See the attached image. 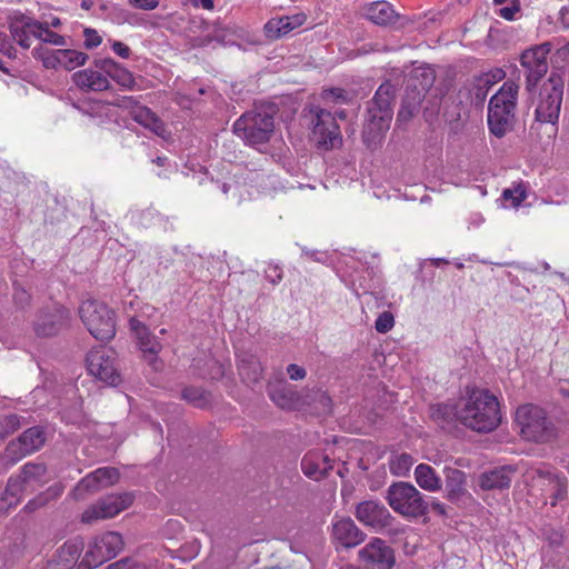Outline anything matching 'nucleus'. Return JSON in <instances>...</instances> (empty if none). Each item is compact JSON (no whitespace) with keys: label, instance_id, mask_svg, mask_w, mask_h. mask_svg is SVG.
<instances>
[{"label":"nucleus","instance_id":"9d476101","mask_svg":"<svg viewBox=\"0 0 569 569\" xmlns=\"http://www.w3.org/2000/svg\"><path fill=\"white\" fill-rule=\"evenodd\" d=\"M34 58L41 60L47 69L62 68L73 70L83 66L88 60V54L72 49H48L43 46L36 47L32 50Z\"/></svg>","mask_w":569,"mask_h":569},{"label":"nucleus","instance_id":"58836bf2","mask_svg":"<svg viewBox=\"0 0 569 569\" xmlns=\"http://www.w3.org/2000/svg\"><path fill=\"white\" fill-rule=\"evenodd\" d=\"M421 76H422L423 79H422V82H421V89L417 93V100L413 103L407 102V100H405L403 104H402V108H401V110L398 113V119L406 120L407 118H409L412 114V112L416 109V107L419 104V102L421 100V97H422V93L425 91H427L428 88H430L432 86L435 77H433V73L431 72V70H429V69L428 70H423L421 72Z\"/></svg>","mask_w":569,"mask_h":569},{"label":"nucleus","instance_id":"7ed1b4c3","mask_svg":"<svg viewBox=\"0 0 569 569\" xmlns=\"http://www.w3.org/2000/svg\"><path fill=\"white\" fill-rule=\"evenodd\" d=\"M392 510L406 518L417 519L427 515L429 502L425 496L409 482H396L387 490L386 497Z\"/></svg>","mask_w":569,"mask_h":569},{"label":"nucleus","instance_id":"8fccbe9b","mask_svg":"<svg viewBox=\"0 0 569 569\" xmlns=\"http://www.w3.org/2000/svg\"><path fill=\"white\" fill-rule=\"evenodd\" d=\"M84 37V47L87 49H93L101 44L102 38L99 36L97 30L91 28H86L83 31Z\"/></svg>","mask_w":569,"mask_h":569},{"label":"nucleus","instance_id":"4468645a","mask_svg":"<svg viewBox=\"0 0 569 569\" xmlns=\"http://www.w3.org/2000/svg\"><path fill=\"white\" fill-rule=\"evenodd\" d=\"M46 442V432L42 427L34 426L27 429L16 441H11L6 453L12 462L38 451Z\"/></svg>","mask_w":569,"mask_h":569},{"label":"nucleus","instance_id":"72a5a7b5","mask_svg":"<svg viewBox=\"0 0 569 569\" xmlns=\"http://www.w3.org/2000/svg\"><path fill=\"white\" fill-rule=\"evenodd\" d=\"M238 370L240 377L249 382H258L262 378L263 368L259 359L253 355H244L239 359Z\"/></svg>","mask_w":569,"mask_h":569},{"label":"nucleus","instance_id":"a19ab883","mask_svg":"<svg viewBox=\"0 0 569 569\" xmlns=\"http://www.w3.org/2000/svg\"><path fill=\"white\" fill-rule=\"evenodd\" d=\"M133 119L140 123L141 126L149 128L151 131L157 134H162L163 126L162 122L157 118V116L146 107H139L132 112Z\"/></svg>","mask_w":569,"mask_h":569},{"label":"nucleus","instance_id":"338daca9","mask_svg":"<svg viewBox=\"0 0 569 569\" xmlns=\"http://www.w3.org/2000/svg\"><path fill=\"white\" fill-rule=\"evenodd\" d=\"M479 89H482V87H488L491 84V80L488 74L481 77L479 80Z\"/></svg>","mask_w":569,"mask_h":569},{"label":"nucleus","instance_id":"ddd939ff","mask_svg":"<svg viewBox=\"0 0 569 569\" xmlns=\"http://www.w3.org/2000/svg\"><path fill=\"white\" fill-rule=\"evenodd\" d=\"M312 123V138L315 141L328 149L335 148L341 142L339 127L331 112L325 109L315 110Z\"/></svg>","mask_w":569,"mask_h":569},{"label":"nucleus","instance_id":"2eb2a0df","mask_svg":"<svg viewBox=\"0 0 569 569\" xmlns=\"http://www.w3.org/2000/svg\"><path fill=\"white\" fill-rule=\"evenodd\" d=\"M355 516L362 525L376 531L390 527L393 520L387 507L378 500L359 502L356 507Z\"/></svg>","mask_w":569,"mask_h":569},{"label":"nucleus","instance_id":"3c124183","mask_svg":"<svg viewBox=\"0 0 569 569\" xmlns=\"http://www.w3.org/2000/svg\"><path fill=\"white\" fill-rule=\"evenodd\" d=\"M264 274L266 279L272 284L279 283L283 278L282 269L278 264L272 263L268 264Z\"/></svg>","mask_w":569,"mask_h":569},{"label":"nucleus","instance_id":"aec40b11","mask_svg":"<svg viewBox=\"0 0 569 569\" xmlns=\"http://www.w3.org/2000/svg\"><path fill=\"white\" fill-rule=\"evenodd\" d=\"M332 538L345 548H352L365 540V533L350 518H342L332 525Z\"/></svg>","mask_w":569,"mask_h":569},{"label":"nucleus","instance_id":"bf43d9fd","mask_svg":"<svg viewBox=\"0 0 569 569\" xmlns=\"http://www.w3.org/2000/svg\"><path fill=\"white\" fill-rule=\"evenodd\" d=\"M30 296L23 290L16 288L14 290V300L19 305H24L29 301Z\"/></svg>","mask_w":569,"mask_h":569},{"label":"nucleus","instance_id":"423d86ee","mask_svg":"<svg viewBox=\"0 0 569 569\" xmlns=\"http://www.w3.org/2000/svg\"><path fill=\"white\" fill-rule=\"evenodd\" d=\"M80 318L88 331L101 341L116 335V313L106 303L96 300L83 301L79 308Z\"/></svg>","mask_w":569,"mask_h":569},{"label":"nucleus","instance_id":"5fc2aeb1","mask_svg":"<svg viewBox=\"0 0 569 569\" xmlns=\"http://www.w3.org/2000/svg\"><path fill=\"white\" fill-rule=\"evenodd\" d=\"M107 569H143L141 566L133 563L129 558L120 559L107 567Z\"/></svg>","mask_w":569,"mask_h":569},{"label":"nucleus","instance_id":"a18cd8bd","mask_svg":"<svg viewBox=\"0 0 569 569\" xmlns=\"http://www.w3.org/2000/svg\"><path fill=\"white\" fill-rule=\"evenodd\" d=\"M38 40L43 43H49L58 47H63L67 44V40L63 36L51 31L48 28V24H43L40 22V29L38 33Z\"/></svg>","mask_w":569,"mask_h":569},{"label":"nucleus","instance_id":"f704fd0d","mask_svg":"<svg viewBox=\"0 0 569 569\" xmlns=\"http://www.w3.org/2000/svg\"><path fill=\"white\" fill-rule=\"evenodd\" d=\"M108 560H110L109 557L104 555L102 547L94 538L90 542L88 550L86 551L81 562L79 563L78 569H93Z\"/></svg>","mask_w":569,"mask_h":569},{"label":"nucleus","instance_id":"dca6fc26","mask_svg":"<svg viewBox=\"0 0 569 569\" xmlns=\"http://www.w3.org/2000/svg\"><path fill=\"white\" fill-rule=\"evenodd\" d=\"M119 479V472L116 468H98L82 478L72 490L74 499H83L89 492L99 490L102 487L112 486Z\"/></svg>","mask_w":569,"mask_h":569},{"label":"nucleus","instance_id":"c756f323","mask_svg":"<svg viewBox=\"0 0 569 569\" xmlns=\"http://www.w3.org/2000/svg\"><path fill=\"white\" fill-rule=\"evenodd\" d=\"M366 17L376 24L387 26L395 22L397 14L392 6L387 1L370 3L365 11Z\"/></svg>","mask_w":569,"mask_h":569},{"label":"nucleus","instance_id":"a211bd4d","mask_svg":"<svg viewBox=\"0 0 569 569\" xmlns=\"http://www.w3.org/2000/svg\"><path fill=\"white\" fill-rule=\"evenodd\" d=\"M359 558L378 569H392L396 561L393 550L380 538H373L360 549Z\"/></svg>","mask_w":569,"mask_h":569},{"label":"nucleus","instance_id":"052dcab7","mask_svg":"<svg viewBox=\"0 0 569 569\" xmlns=\"http://www.w3.org/2000/svg\"><path fill=\"white\" fill-rule=\"evenodd\" d=\"M326 98L335 100H345V91L342 89H330L325 91Z\"/></svg>","mask_w":569,"mask_h":569},{"label":"nucleus","instance_id":"f03ea898","mask_svg":"<svg viewBox=\"0 0 569 569\" xmlns=\"http://www.w3.org/2000/svg\"><path fill=\"white\" fill-rule=\"evenodd\" d=\"M518 90V84L507 81L489 101L488 126L490 132L497 138L503 137L511 129Z\"/></svg>","mask_w":569,"mask_h":569},{"label":"nucleus","instance_id":"2f4dec72","mask_svg":"<svg viewBox=\"0 0 569 569\" xmlns=\"http://www.w3.org/2000/svg\"><path fill=\"white\" fill-rule=\"evenodd\" d=\"M415 479L418 486L429 492H437L441 489V479L436 470L427 465L420 463L415 469Z\"/></svg>","mask_w":569,"mask_h":569},{"label":"nucleus","instance_id":"393cba45","mask_svg":"<svg viewBox=\"0 0 569 569\" xmlns=\"http://www.w3.org/2000/svg\"><path fill=\"white\" fill-rule=\"evenodd\" d=\"M27 485L16 475L8 479L7 486L0 496V518L18 506Z\"/></svg>","mask_w":569,"mask_h":569},{"label":"nucleus","instance_id":"680f3d73","mask_svg":"<svg viewBox=\"0 0 569 569\" xmlns=\"http://www.w3.org/2000/svg\"><path fill=\"white\" fill-rule=\"evenodd\" d=\"M430 507L435 512H437L440 516H445L447 513L446 506L440 501L433 499L430 503Z\"/></svg>","mask_w":569,"mask_h":569},{"label":"nucleus","instance_id":"bb28decb","mask_svg":"<svg viewBox=\"0 0 569 569\" xmlns=\"http://www.w3.org/2000/svg\"><path fill=\"white\" fill-rule=\"evenodd\" d=\"M74 83L86 90L102 91L109 88V79L100 69H84L73 74Z\"/></svg>","mask_w":569,"mask_h":569},{"label":"nucleus","instance_id":"b1692460","mask_svg":"<svg viewBox=\"0 0 569 569\" xmlns=\"http://www.w3.org/2000/svg\"><path fill=\"white\" fill-rule=\"evenodd\" d=\"M460 401L458 403L442 402L430 407L431 419L443 430H451L460 422Z\"/></svg>","mask_w":569,"mask_h":569},{"label":"nucleus","instance_id":"f3484780","mask_svg":"<svg viewBox=\"0 0 569 569\" xmlns=\"http://www.w3.org/2000/svg\"><path fill=\"white\" fill-rule=\"evenodd\" d=\"M129 325L131 331L136 335L143 357L156 370H159L162 366L161 361L158 359V353L162 349L161 343L150 333L147 326L137 318H131Z\"/></svg>","mask_w":569,"mask_h":569},{"label":"nucleus","instance_id":"1a4fd4ad","mask_svg":"<svg viewBox=\"0 0 569 569\" xmlns=\"http://www.w3.org/2000/svg\"><path fill=\"white\" fill-rule=\"evenodd\" d=\"M86 362L89 373L107 385L117 386L121 381L114 350L106 347L93 348L89 351Z\"/></svg>","mask_w":569,"mask_h":569},{"label":"nucleus","instance_id":"09e8293b","mask_svg":"<svg viewBox=\"0 0 569 569\" xmlns=\"http://www.w3.org/2000/svg\"><path fill=\"white\" fill-rule=\"evenodd\" d=\"M520 11V4L518 0H511V4L507 7H502L498 10V16L508 20L512 21L516 19L517 14Z\"/></svg>","mask_w":569,"mask_h":569},{"label":"nucleus","instance_id":"c85d7f7f","mask_svg":"<svg viewBox=\"0 0 569 569\" xmlns=\"http://www.w3.org/2000/svg\"><path fill=\"white\" fill-rule=\"evenodd\" d=\"M511 467L496 468L480 476L479 485L483 490L509 488L512 480Z\"/></svg>","mask_w":569,"mask_h":569},{"label":"nucleus","instance_id":"473e14b6","mask_svg":"<svg viewBox=\"0 0 569 569\" xmlns=\"http://www.w3.org/2000/svg\"><path fill=\"white\" fill-rule=\"evenodd\" d=\"M82 543L77 541H68L63 543L56 556L54 566L57 569H71L78 561Z\"/></svg>","mask_w":569,"mask_h":569},{"label":"nucleus","instance_id":"69168bd1","mask_svg":"<svg viewBox=\"0 0 569 569\" xmlns=\"http://www.w3.org/2000/svg\"><path fill=\"white\" fill-rule=\"evenodd\" d=\"M231 189H234V191H236V190H238V186L236 183H227V182H223L221 184V191L224 194H228Z\"/></svg>","mask_w":569,"mask_h":569},{"label":"nucleus","instance_id":"864d4df0","mask_svg":"<svg viewBox=\"0 0 569 569\" xmlns=\"http://www.w3.org/2000/svg\"><path fill=\"white\" fill-rule=\"evenodd\" d=\"M287 372L291 380H302L307 376L305 368H302L296 363L289 365L287 367Z\"/></svg>","mask_w":569,"mask_h":569},{"label":"nucleus","instance_id":"603ef678","mask_svg":"<svg viewBox=\"0 0 569 569\" xmlns=\"http://www.w3.org/2000/svg\"><path fill=\"white\" fill-rule=\"evenodd\" d=\"M129 4L134 9L150 11L159 6V0H128Z\"/></svg>","mask_w":569,"mask_h":569},{"label":"nucleus","instance_id":"e433bc0d","mask_svg":"<svg viewBox=\"0 0 569 569\" xmlns=\"http://www.w3.org/2000/svg\"><path fill=\"white\" fill-rule=\"evenodd\" d=\"M130 221L139 228H151L162 221V217L153 208L136 209L130 212Z\"/></svg>","mask_w":569,"mask_h":569},{"label":"nucleus","instance_id":"c03bdc74","mask_svg":"<svg viewBox=\"0 0 569 569\" xmlns=\"http://www.w3.org/2000/svg\"><path fill=\"white\" fill-rule=\"evenodd\" d=\"M23 418L16 415H7L0 420V438L4 439L9 435L18 430L22 425Z\"/></svg>","mask_w":569,"mask_h":569},{"label":"nucleus","instance_id":"cd10ccee","mask_svg":"<svg viewBox=\"0 0 569 569\" xmlns=\"http://www.w3.org/2000/svg\"><path fill=\"white\" fill-rule=\"evenodd\" d=\"M40 22L32 19H22L11 24V34L14 41L23 49H29L33 39H38Z\"/></svg>","mask_w":569,"mask_h":569},{"label":"nucleus","instance_id":"f8f14e48","mask_svg":"<svg viewBox=\"0 0 569 569\" xmlns=\"http://www.w3.org/2000/svg\"><path fill=\"white\" fill-rule=\"evenodd\" d=\"M133 502L131 493L110 495L87 508L81 517L82 522L92 523L100 519L113 518Z\"/></svg>","mask_w":569,"mask_h":569},{"label":"nucleus","instance_id":"6e6d98bb","mask_svg":"<svg viewBox=\"0 0 569 569\" xmlns=\"http://www.w3.org/2000/svg\"><path fill=\"white\" fill-rule=\"evenodd\" d=\"M0 52H2L9 58H13L16 56V49L11 46L7 37L2 33H0Z\"/></svg>","mask_w":569,"mask_h":569},{"label":"nucleus","instance_id":"6e6552de","mask_svg":"<svg viewBox=\"0 0 569 569\" xmlns=\"http://www.w3.org/2000/svg\"><path fill=\"white\" fill-rule=\"evenodd\" d=\"M392 98L393 89L390 83H383L378 88L368 110L369 120L365 127V132L372 133L376 137L389 128L392 118L390 108Z\"/></svg>","mask_w":569,"mask_h":569},{"label":"nucleus","instance_id":"7c9ffc66","mask_svg":"<svg viewBox=\"0 0 569 569\" xmlns=\"http://www.w3.org/2000/svg\"><path fill=\"white\" fill-rule=\"evenodd\" d=\"M446 498L458 500L466 492V475L456 468H446Z\"/></svg>","mask_w":569,"mask_h":569},{"label":"nucleus","instance_id":"0eeeda50","mask_svg":"<svg viewBox=\"0 0 569 569\" xmlns=\"http://www.w3.org/2000/svg\"><path fill=\"white\" fill-rule=\"evenodd\" d=\"M563 86L562 77L555 72L543 82L536 107V119L539 122L557 124L562 103Z\"/></svg>","mask_w":569,"mask_h":569},{"label":"nucleus","instance_id":"4d7b16f0","mask_svg":"<svg viewBox=\"0 0 569 569\" xmlns=\"http://www.w3.org/2000/svg\"><path fill=\"white\" fill-rule=\"evenodd\" d=\"M112 50L116 54L123 59H128L131 53L130 48L121 41H113Z\"/></svg>","mask_w":569,"mask_h":569},{"label":"nucleus","instance_id":"c9c22d12","mask_svg":"<svg viewBox=\"0 0 569 569\" xmlns=\"http://www.w3.org/2000/svg\"><path fill=\"white\" fill-rule=\"evenodd\" d=\"M64 491V486L61 483H56L49 487L46 491L39 493L37 497L31 499L26 506L24 510L28 512H33L44 506H47L50 501L58 499L62 492Z\"/></svg>","mask_w":569,"mask_h":569},{"label":"nucleus","instance_id":"6ab92c4d","mask_svg":"<svg viewBox=\"0 0 569 569\" xmlns=\"http://www.w3.org/2000/svg\"><path fill=\"white\" fill-rule=\"evenodd\" d=\"M69 319V311L66 308L57 307L52 311L41 312L38 316L34 331L40 337L54 336L68 325Z\"/></svg>","mask_w":569,"mask_h":569},{"label":"nucleus","instance_id":"4c0bfd02","mask_svg":"<svg viewBox=\"0 0 569 569\" xmlns=\"http://www.w3.org/2000/svg\"><path fill=\"white\" fill-rule=\"evenodd\" d=\"M109 559L114 558L123 549V539L120 533L114 531L104 532L96 537Z\"/></svg>","mask_w":569,"mask_h":569},{"label":"nucleus","instance_id":"20e7f679","mask_svg":"<svg viewBox=\"0 0 569 569\" xmlns=\"http://www.w3.org/2000/svg\"><path fill=\"white\" fill-rule=\"evenodd\" d=\"M273 130L272 113L259 108L244 113L233 123L234 133L253 147L268 142Z\"/></svg>","mask_w":569,"mask_h":569},{"label":"nucleus","instance_id":"0e129e2a","mask_svg":"<svg viewBox=\"0 0 569 569\" xmlns=\"http://www.w3.org/2000/svg\"><path fill=\"white\" fill-rule=\"evenodd\" d=\"M197 4L207 10H212L214 7L213 0H198Z\"/></svg>","mask_w":569,"mask_h":569},{"label":"nucleus","instance_id":"de8ad7c7","mask_svg":"<svg viewBox=\"0 0 569 569\" xmlns=\"http://www.w3.org/2000/svg\"><path fill=\"white\" fill-rule=\"evenodd\" d=\"M395 326V317L390 311L381 312L375 322V329L379 333L389 332Z\"/></svg>","mask_w":569,"mask_h":569},{"label":"nucleus","instance_id":"79ce46f5","mask_svg":"<svg viewBox=\"0 0 569 569\" xmlns=\"http://www.w3.org/2000/svg\"><path fill=\"white\" fill-rule=\"evenodd\" d=\"M46 473H47L46 465L28 462L21 468V471L18 476L28 486L33 482H37V483L43 482Z\"/></svg>","mask_w":569,"mask_h":569},{"label":"nucleus","instance_id":"13d9d810","mask_svg":"<svg viewBox=\"0 0 569 569\" xmlns=\"http://www.w3.org/2000/svg\"><path fill=\"white\" fill-rule=\"evenodd\" d=\"M317 398L319 402L323 406V411L329 412L331 408V399L325 391H319L317 393Z\"/></svg>","mask_w":569,"mask_h":569},{"label":"nucleus","instance_id":"39448f33","mask_svg":"<svg viewBox=\"0 0 569 569\" xmlns=\"http://www.w3.org/2000/svg\"><path fill=\"white\" fill-rule=\"evenodd\" d=\"M516 421L522 437L529 441L547 442L556 436V428L546 411L535 405L520 406L516 411Z\"/></svg>","mask_w":569,"mask_h":569},{"label":"nucleus","instance_id":"ea45409f","mask_svg":"<svg viewBox=\"0 0 569 569\" xmlns=\"http://www.w3.org/2000/svg\"><path fill=\"white\" fill-rule=\"evenodd\" d=\"M527 198V186L523 182H515L502 192V206L517 209Z\"/></svg>","mask_w":569,"mask_h":569},{"label":"nucleus","instance_id":"9b49d317","mask_svg":"<svg viewBox=\"0 0 569 569\" xmlns=\"http://www.w3.org/2000/svg\"><path fill=\"white\" fill-rule=\"evenodd\" d=\"M551 43L545 42L525 50L520 57L521 67L526 70L527 87L531 89L547 73L548 56Z\"/></svg>","mask_w":569,"mask_h":569},{"label":"nucleus","instance_id":"49530a36","mask_svg":"<svg viewBox=\"0 0 569 569\" xmlns=\"http://www.w3.org/2000/svg\"><path fill=\"white\" fill-rule=\"evenodd\" d=\"M182 398L198 408H203L208 403L207 393L196 387L184 388L182 391Z\"/></svg>","mask_w":569,"mask_h":569},{"label":"nucleus","instance_id":"f257e3e1","mask_svg":"<svg viewBox=\"0 0 569 569\" xmlns=\"http://www.w3.org/2000/svg\"><path fill=\"white\" fill-rule=\"evenodd\" d=\"M460 423L481 433L493 431L501 421L499 402L487 389L472 388L460 400Z\"/></svg>","mask_w":569,"mask_h":569},{"label":"nucleus","instance_id":"774afa93","mask_svg":"<svg viewBox=\"0 0 569 569\" xmlns=\"http://www.w3.org/2000/svg\"><path fill=\"white\" fill-rule=\"evenodd\" d=\"M430 262L432 266L435 267H441L443 264H448L449 261L446 260V259H442V258H435V259H430Z\"/></svg>","mask_w":569,"mask_h":569},{"label":"nucleus","instance_id":"5701e85b","mask_svg":"<svg viewBox=\"0 0 569 569\" xmlns=\"http://www.w3.org/2000/svg\"><path fill=\"white\" fill-rule=\"evenodd\" d=\"M94 68L103 71L107 78H111L122 88L131 90L136 87L133 74L112 59L106 58L96 60Z\"/></svg>","mask_w":569,"mask_h":569},{"label":"nucleus","instance_id":"e2e57ef3","mask_svg":"<svg viewBox=\"0 0 569 569\" xmlns=\"http://www.w3.org/2000/svg\"><path fill=\"white\" fill-rule=\"evenodd\" d=\"M559 20L565 28L569 29V7H563L560 10Z\"/></svg>","mask_w":569,"mask_h":569},{"label":"nucleus","instance_id":"4be33fe9","mask_svg":"<svg viewBox=\"0 0 569 569\" xmlns=\"http://www.w3.org/2000/svg\"><path fill=\"white\" fill-rule=\"evenodd\" d=\"M268 395L276 406L284 410H292L300 402L299 393L286 381L269 383Z\"/></svg>","mask_w":569,"mask_h":569},{"label":"nucleus","instance_id":"37998d69","mask_svg":"<svg viewBox=\"0 0 569 569\" xmlns=\"http://www.w3.org/2000/svg\"><path fill=\"white\" fill-rule=\"evenodd\" d=\"M413 465V458L409 453L393 455L389 459L390 472L397 477H405Z\"/></svg>","mask_w":569,"mask_h":569},{"label":"nucleus","instance_id":"a878e982","mask_svg":"<svg viewBox=\"0 0 569 569\" xmlns=\"http://www.w3.org/2000/svg\"><path fill=\"white\" fill-rule=\"evenodd\" d=\"M301 468L307 477L319 480L332 469V460L320 452H308L302 458Z\"/></svg>","mask_w":569,"mask_h":569},{"label":"nucleus","instance_id":"412c9836","mask_svg":"<svg viewBox=\"0 0 569 569\" xmlns=\"http://www.w3.org/2000/svg\"><path fill=\"white\" fill-rule=\"evenodd\" d=\"M306 20L307 16L302 12L292 16L272 18L264 24V34L268 39H279L297 28H300Z\"/></svg>","mask_w":569,"mask_h":569}]
</instances>
